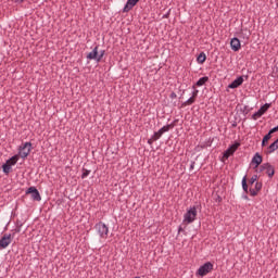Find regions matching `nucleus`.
Here are the masks:
<instances>
[{"mask_svg":"<svg viewBox=\"0 0 278 278\" xmlns=\"http://www.w3.org/2000/svg\"><path fill=\"white\" fill-rule=\"evenodd\" d=\"M197 206L190 207L186 214L184 215L182 223H186L187 225H191V223H194L197 220Z\"/></svg>","mask_w":278,"mask_h":278,"instance_id":"1","label":"nucleus"},{"mask_svg":"<svg viewBox=\"0 0 278 278\" xmlns=\"http://www.w3.org/2000/svg\"><path fill=\"white\" fill-rule=\"evenodd\" d=\"M29 153H31V142H25L22 143L18 147V157H22V160H25L29 156Z\"/></svg>","mask_w":278,"mask_h":278,"instance_id":"2","label":"nucleus"},{"mask_svg":"<svg viewBox=\"0 0 278 278\" xmlns=\"http://www.w3.org/2000/svg\"><path fill=\"white\" fill-rule=\"evenodd\" d=\"M96 229L100 238H102L103 240H108V233H110V228L108 227V225H105V223L99 222L98 224H96Z\"/></svg>","mask_w":278,"mask_h":278,"instance_id":"3","label":"nucleus"},{"mask_svg":"<svg viewBox=\"0 0 278 278\" xmlns=\"http://www.w3.org/2000/svg\"><path fill=\"white\" fill-rule=\"evenodd\" d=\"M214 270V264L211 262L204 263L200 268L197 270V275L199 277H205V275H208V273H212Z\"/></svg>","mask_w":278,"mask_h":278,"instance_id":"4","label":"nucleus"},{"mask_svg":"<svg viewBox=\"0 0 278 278\" xmlns=\"http://www.w3.org/2000/svg\"><path fill=\"white\" fill-rule=\"evenodd\" d=\"M12 238H14V233L3 235L0 239V249H8L12 244Z\"/></svg>","mask_w":278,"mask_h":278,"instance_id":"5","label":"nucleus"},{"mask_svg":"<svg viewBox=\"0 0 278 278\" xmlns=\"http://www.w3.org/2000/svg\"><path fill=\"white\" fill-rule=\"evenodd\" d=\"M270 103H265L263 106H261L260 110L252 115V119L257 121V118H262V116L266 114L267 110H270Z\"/></svg>","mask_w":278,"mask_h":278,"instance_id":"6","label":"nucleus"},{"mask_svg":"<svg viewBox=\"0 0 278 278\" xmlns=\"http://www.w3.org/2000/svg\"><path fill=\"white\" fill-rule=\"evenodd\" d=\"M26 194H30L33 201H42V197H40V191L36 187H29L26 190Z\"/></svg>","mask_w":278,"mask_h":278,"instance_id":"7","label":"nucleus"},{"mask_svg":"<svg viewBox=\"0 0 278 278\" xmlns=\"http://www.w3.org/2000/svg\"><path fill=\"white\" fill-rule=\"evenodd\" d=\"M244 84V76L237 77L231 84L228 85V88L231 90H236V88H240Z\"/></svg>","mask_w":278,"mask_h":278,"instance_id":"8","label":"nucleus"},{"mask_svg":"<svg viewBox=\"0 0 278 278\" xmlns=\"http://www.w3.org/2000/svg\"><path fill=\"white\" fill-rule=\"evenodd\" d=\"M140 0H127L124 9H123V12L127 13V12H131V10H134V8H136V5H138V2Z\"/></svg>","mask_w":278,"mask_h":278,"instance_id":"9","label":"nucleus"},{"mask_svg":"<svg viewBox=\"0 0 278 278\" xmlns=\"http://www.w3.org/2000/svg\"><path fill=\"white\" fill-rule=\"evenodd\" d=\"M262 182L256 181L254 185V188H250L249 192L251 194V197H257V194H260V192L262 191Z\"/></svg>","mask_w":278,"mask_h":278,"instance_id":"10","label":"nucleus"},{"mask_svg":"<svg viewBox=\"0 0 278 278\" xmlns=\"http://www.w3.org/2000/svg\"><path fill=\"white\" fill-rule=\"evenodd\" d=\"M230 47L232 49V51H240V49H242V45L240 43V39H238V37H235L230 40Z\"/></svg>","mask_w":278,"mask_h":278,"instance_id":"11","label":"nucleus"},{"mask_svg":"<svg viewBox=\"0 0 278 278\" xmlns=\"http://www.w3.org/2000/svg\"><path fill=\"white\" fill-rule=\"evenodd\" d=\"M99 46H96L91 52L87 54V60H96L98 62Z\"/></svg>","mask_w":278,"mask_h":278,"instance_id":"12","label":"nucleus"},{"mask_svg":"<svg viewBox=\"0 0 278 278\" xmlns=\"http://www.w3.org/2000/svg\"><path fill=\"white\" fill-rule=\"evenodd\" d=\"M239 38H242L243 40H249L251 38V30L248 28H241L239 33Z\"/></svg>","mask_w":278,"mask_h":278,"instance_id":"13","label":"nucleus"},{"mask_svg":"<svg viewBox=\"0 0 278 278\" xmlns=\"http://www.w3.org/2000/svg\"><path fill=\"white\" fill-rule=\"evenodd\" d=\"M265 173H266L267 177H269V179H273V177H275V166H273L270 163H267Z\"/></svg>","mask_w":278,"mask_h":278,"instance_id":"14","label":"nucleus"},{"mask_svg":"<svg viewBox=\"0 0 278 278\" xmlns=\"http://www.w3.org/2000/svg\"><path fill=\"white\" fill-rule=\"evenodd\" d=\"M278 149V138L267 148V155H270V153H275Z\"/></svg>","mask_w":278,"mask_h":278,"instance_id":"15","label":"nucleus"},{"mask_svg":"<svg viewBox=\"0 0 278 278\" xmlns=\"http://www.w3.org/2000/svg\"><path fill=\"white\" fill-rule=\"evenodd\" d=\"M263 157L260 155V153H255L252 159V164H255V168L260 167V164H262Z\"/></svg>","mask_w":278,"mask_h":278,"instance_id":"16","label":"nucleus"},{"mask_svg":"<svg viewBox=\"0 0 278 278\" xmlns=\"http://www.w3.org/2000/svg\"><path fill=\"white\" fill-rule=\"evenodd\" d=\"M17 162H18V154H15L9 160H7L5 164H8L9 166H16Z\"/></svg>","mask_w":278,"mask_h":278,"instance_id":"17","label":"nucleus"},{"mask_svg":"<svg viewBox=\"0 0 278 278\" xmlns=\"http://www.w3.org/2000/svg\"><path fill=\"white\" fill-rule=\"evenodd\" d=\"M206 81H210V77L204 76V77H201V78L195 83V85H193V86L200 88V86H205Z\"/></svg>","mask_w":278,"mask_h":278,"instance_id":"18","label":"nucleus"},{"mask_svg":"<svg viewBox=\"0 0 278 278\" xmlns=\"http://www.w3.org/2000/svg\"><path fill=\"white\" fill-rule=\"evenodd\" d=\"M205 60H207L205 52H201L197 58L198 64H205Z\"/></svg>","mask_w":278,"mask_h":278,"instance_id":"19","label":"nucleus"},{"mask_svg":"<svg viewBox=\"0 0 278 278\" xmlns=\"http://www.w3.org/2000/svg\"><path fill=\"white\" fill-rule=\"evenodd\" d=\"M197 101V98H193L192 96L187 100L185 101L182 104H181V108H186L188 105H192L194 104Z\"/></svg>","mask_w":278,"mask_h":278,"instance_id":"20","label":"nucleus"},{"mask_svg":"<svg viewBox=\"0 0 278 278\" xmlns=\"http://www.w3.org/2000/svg\"><path fill=\"white\" fill-rule=\"evenodd\" d=\"M241 185H242V188H243V191L245 192V194H249V184H247V176H244L242 178V181H241Z\"/></svg>","mask_w":278,"mask_h":278,"instance_id":"21","label":"nucleus"},{"mask_svg":"<svg viewBox=\"0 0 278 278\" xmlns=\"http://www.w3.org/2000/svg\"><path fill=\"white\" fill-rule=\"evenodd\" d=\"M170 129H173V125L167 124L163 126L161 129H159V131H161L162 135L164 136V134H166V131H170Z\"/></svg>","mask_w":278,"mask_h":278,"instance_id":"22","label":"nucleus"},{"mask_svg":"<svg viewBox=\"0 0 278 278\" xmlns=\"http://www.w3.org/2000/svg\"><path fill=\"white\" fill-rule=\"evenodd\" d=\"M2 170L5 175H10V170H12V166L11 165H8V163H4L2 165Z\"/></svg>","mask_w":278,"mask_h":278,"instance_id":"23","label":"nucleus"},{"mask_svg":"<svg viewBox=\"0 0 278 278\" xmlns=\"http://www.w3.org/2000/svg\"><path fill=\"white\" fill-rule=\"evenodd\" d=\"M271 138L273 136L269 132L265 135L262 140V147H264L268 142V140H270Z\"/></svg>","mask_w":278,"mask_h":278,"instance_id":"24","label":"nucleus"},{"mask_svg":"<svg viewBox=\"0 0 278 278\" xmlns=\"http://www.w3.org/2000/svg\"><path fill=\"white\" fill-rule=\"evenodd\" d=\"M235 152L231 151L230 148H228L225 152H224V157L225 160H229V157H231V155H233Z\"/></svg>","mask_w":278,"mask_h":278,"instance_id":"25","label":"nucleus"},{"mask_svg":"<svg viewBox=\"0 0 278 278\" xmlns=\"http://www.w3.org/2000/svg\"><path fill=\"white\" fill-rule=\"evenodd\" d=\"M162 136H163L162 132L159 130V131L153 134L152 140L157 141L162 138Z\"/></svg>","mask_w":278,"mask_h":278,"instance_id":"26","label":"nucleus"},{"mask_svg":"<svg viewBox=\"0 0 278 278\" xmlns=\"http://www.w3.org/2000/svg\"><path fill=\"white\" fill-rule=\"evenodd\" d=\"M240 147V142H235L233 144H231L228 149H230L232 152H237L238 148Z\"/></svg>","mask_w":278,"mask_h":278,"instance_id":"27","label":"nucleus"},{"mask_svg":"<svg viewBox=\"0 0 278 278\" xmlns=\"http://www.w3.org/2000/svg\"><path fill=\"white\" fill-rule=\"evenodd\" d=\"M267 166H268V163H263L262 165L258 166V168L256 169V173H264Z\"/></svg>","mask_w":278,"mask_h":278,"instance_id":"28","label":"nucleus"},{"mask_svg":"<svg viewBox=\"0 0 278 278\" xmlns=\"http://www.w3.org/2000/svg\"><path fill=\"white\" fill-rule=\"evenodd\" d=\"M260 179V176L253 175L249 181L250 186H253V184H257V180Z\"/></svg>","mask_w":278,"mask_h":278,"instance_id":"29","label":"nucleus"},{"mask_svg":"<svg viewBox=\"0 0 278 278\" xmlns=\"http://www.w3.org/2000/svg\"><path fill=\"white\" fill-rule=\"evenodd\" d=\"M90 175V169L83 168L81 179H86Z\"/></svg>","mask_w":278,"mask_h":278,"instance_id":"30","label":"nucleus"},{"mask_svg":"<svg viewBox=\"0 0 278 278\" xmlns=\"http://www.w3.org/2000/svg\"><path fill=\"white\" fill-rule=\"evenodd\" d=\"M192 88H193V92L191 97H193V99H197V97H199V89H197L194 85L192 86Z\"/></svg>","mask_w":278,"mask_h":278,"instance_id":"31","label":"nucleus"},{"mask_svg":"<svg viewBox=\"0 0 278 278\" xmlns=\"http://www.w3.org/2000/svg\"><path fill=\"white\" fill-rule=\"evenodd\" d=\"M21 227H23V224H17L16 228L14 229V236H16V233H21Z\"/></svg>","mask_w":278,"mask_h":278,"instance_id":"32","label":"nucleus"},{"mask_svg":"<svg viewBox=\"0 0 278 278\" xmlns=\"http://www.w3.org/2000/svg\"><path fill=\"white\" fill-rule=\"evenodd\" d=\"M103 55H105V50H101L100 54H98V63L101 62V60H103Z\"/></svg>","mask_w":278,"mask_h":278,"instance_id":"33","label":"nucleus"},{"mask_svg":"<svg viewBox=\"0 0 278 278\" xmlns=\"http://www.w3.org/2000/svg\"><path fill=\"white\" fill-rule=\"evenodd\" d=\"M215 202L216 203H223V197L218 195V193L215 194Z\"/></svg>","mask_w":278,"mask_h":278,"instance_id":"34","label":"nucleus"},{"mask_svg":"<svg viewBox=\"0 0 278 278\" xmlns=\"http://www.w3.org/2000/svg\"><path fill=\"white\" fill-rule=\"evenodd\" d=\"M277 131H278V125H277L276 127L271 128V129L268 131V134L273 136V134H277Z\"/></svg>","mask_w":278,"mask_h":278,"instance_id":"35","label":"nucleus"},{"mask_svg":"<svg viewBox=\"0 0 278 278\" xmlns=\"http://www.w3.org/2000/svg\"><path fill=\"white\" fill-rule=\"evenodd\" d=\"M177 123H179V119H174L173 123L168 125H172V129H174V127H177Z\"/></svg>","mask_w":278,"mask_h":278,"instance_id":"36","label":"nucleus"},{"mask_svg":"<svg viewBox=\"0 0 278 278\" xmlns=\"http://www.w3.org/2000/svg\"><path fill=\"white\" fill-rule=\"evenodd\" d=\"M179 233H186V230L184 229L182 226H179V227H178V235H179Z\"/></svg>","mask_w":278,"mask_h":278,"instance_id":"37","label":"nucleus"},{"mask_svg":"<svg viewBox=\"0 0 278 278\" xmlns=\"http://www.w3.org/2000/svg\"><path fill=\"white\" fill-rule=\"evenodd\" d=\"M153 142H155V139H153V137H151L150 139H148V144H153Z\"/></svg>","mask_w":278,"mask_h":278,"instance_id":"38","label":"nucleus"},{"mask_svg":"<svg viewBox=\"0 0 278 278\" xmlns=\"http://www.w3.org/2000/svg\"><path fill=\"white\" fill-rule=\"evenodd\" d=\"M194 164H197V163L194 161H192L190 164V170H194Z\"/></svg>","mask_w":278,"mask_h":278,"instance_id":"39","label":"nucleus"},{"mask_svg":"<svg viewBox=\"0 0 278 278\" xmlns=\"http://www.w3.org/2000/svg\"><path fill=\"white\" fill-rule=\"evenodd\" d=\"M169 97H170L172 99H177V93L172 92Z\"/></svg>","mask_w":278,"mask_h":278,"instance_id":"40","label":"nucleus"},{"mask_svg":"<svg viewBox=\"0 0 278 278\" xmlns=\"http://www.w3.org/2000/svg\"><path fill=\"white\" fill-rule=\"evenodd\" d=\"M24 1H25V0H14V3L21 4V3H24Z\"/></svg>","mask_w":278,"mask_h":278,"instance_id":"41","label":"nucleus"},{"mask_svg":"<svg viewBox=\"0 0 278 278\" xmlns=\"http://www.w3.org/2000/svg\"><path fill=\"white\" fill-rule=\"evenodd\" d=\"M242 199H244V201H249V195L243 194V195H242Z\"/></svg>","mask_w":278,"mask_h":278,"instance_id":"42","label":"nucleus"},{"mask_svg":"<svg viewBox=\"0 0 278 278\" xmlns=\"http://www.w3.org/2000/svg\"><path fill=\"white\" fill-rule=\"evenodd\" d=\"M231 127H232V128L238 127V123H236V122H235V123H232Z\"/></svg>","mask_w":278,"mask_h":278,"instance_id":"43","label":"nucleus"}]
</instances>
